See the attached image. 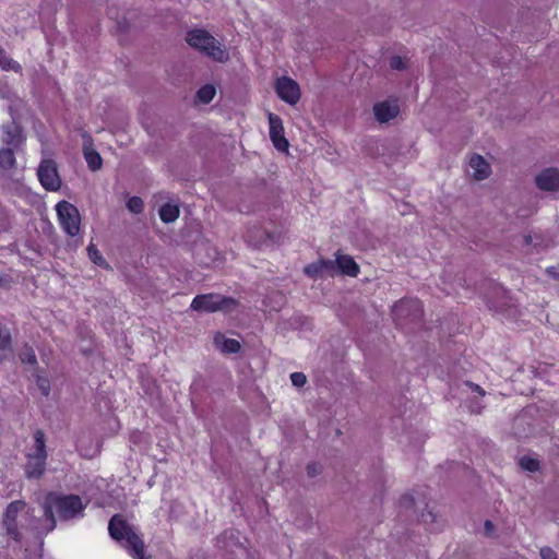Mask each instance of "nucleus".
<instances>
[{
  "instance_id": "obj_18",
  "label": "nucleus",
  "mask_w": 559,
  "mask_h": 559,
  "mask_svg": "<svg viewBox=\"0 0 559 559\" xmlns=\"http://www.w3.org/2000/svg\"><path fill=\"white\" fill-rule=\"evenodd\" d=\"M84 158L88 168L93 171L99 170L103 166L102 156L93 148H84Z\"/></svg>"
},
{
  "instance_id": "obj_16",
  "label": "nucleus",
  "mask_w": 559,
  "mask_h": 559,
  "mask_svg": "<svg viewBox=\"0 0 559 559\" xmlns=\"http://www.w3.org/2000/svg\"><path fill=\"white\" fill-rule=\"evenodd\" d=\"M469 166L474 170L473 176L476 180H484L491 174L490 165L479 154H474L471 156Z\"/></svg>"
},
{
  "instance_id": "obj_31",
  "label": "nucleus",
  "mask_w": 559,
  "mask_h": 559,
  "mask_svg": "<svg viewBox=\"0 0 559 559\" xmlns=\"http://www.w3.org/2000/svg\"><path fill=\"white\" fill-rule=\"evenodd\" d=\"M390 67L394 70H404L406 61L400 56H394L390 59Z\"/></svg>"
},
{
  "instance_id": "obj_39",
  "label": "nucleus",
  "mask_w": 559,
  "mask_h": 559,
  "mask_svg": "<svg viewBox=\"0 0 559 559\" xmlns=\"http://www.w3.org/2000/svg\"><path fill=\"white\" fill-rule=\"evenodd\" d=\"M485 530H486V532H487V533H491V532H492V530H493V524H492V522H491V521L487 520V521L485 522Z\"/></svg>"
},
{
  "instance_id": "obj_40",
  "label": "nucleus",
  "mask_w": 559,
  "mask_h": 559,
  "mask_svg": "<svg viewBox=\"0 0 559 559\" xmlns=\"http://www.w3.org/2000/svg\"><path fill=\"white\" fill-rule=\"evenodd\" d=\"M526 242H530L531 241V236H526Z\"/></svg>"
},
{
  "instance_id": "obj_35",
  "label": "nucleus",
  "mask_w": 559,
  "mask_h": 559,
  "mask_svg": "<svg viewBox=\"0 0 559 559\" xmlns=\"http://www.w3.org/2000/svg\"><path fill=\"white\" fill-rule=\"evenodd\" d=\"M467 385L471 386L473 391L479 393L481 396L485 395V390L481 386H479L478 384L467 382Z\"/></svg>"
},
{
  "instance_id": "obj_26",
  "label": "nucleus",
  "mask_w": 559,
  "mask_h": 559,
  "mask_svg": "<svg viewBox=\"0 0 559 559\" xmlns=\"http://www.w3.org/2000/svg\"><path fill=\"white\" fill-rule=\"evenodd\" d=\"M520 466L528 472H536L539 469V461L531 456H523L520 459Z\"/></svg>"
},
{
  "instance_id": "obj_15",
  "label": "nucleus",
  "mask_w": 559,
  "mask_h": 559,
  "mask_svg": "<svg viewBox=\"0 0 559 559\" xmlns=\"http://www.w3.org/2000/svg\"><path fill=\"white\" fill-rule=\"evenodd\" d=\"M213 343L224 354H236L240 350L241 345L235 338H228L222 332H216L213 336Z\"/></svg>"
},
{
  "instance_id": "obj_32",
  "label": "nucleus",
  "mask_w": 559,
  "mask_h": 559,
  "mask_svg": "<svg viewBox=\"0 0 559 559\" xmlns=\"http://www.w3.org/2000/svg\"><path fill=\"white\" fill-rule=\"evenodd\" d=\"M542 559H557V554L550 547H543L540 549Z\"/></svg>"
},
{
  "instance_id": "obj_13",
  "label": "nucleus",
  "mask_w": 559,
  "mask_h": 559,
  "mask_svg": "<svg viewBox=\"0 0 559 559\" xmlns=\"http://www.w3.org/2000/svg\"><path fill=\"white\" fill-rule=\"evenodd\" d=\"M400 106L396 102L383 100L373 105V115L378 122L386 123L397 117Z\"/></svg>"
},
{
  "instance_id": "obj_21",
  "label": "nucleus",
  "mask_w": 559,
  "mask_h": 559,
  "mask_svg": "<svg viewBox=\"0 0 559 559\" xmlns=\"http://www.w3.org/2000/svg\"><path fill=\"white\" fill-rule=\"evenodd\" d=\"M216 94V90L212 84L201 86L197 92V100L201 104H210Z\"/></svg>"
},
{
  "instance_id": "obj_33",
  "label": "nucleus",
  "mask_w": 559,
  "mask_h": 559,
  "mask_svg": "<svg viewBox=\"0 0 559 559\" xmlns=\"http://www.w3.org/2000/svg\"><path fill=\"white\" fill-rule=\"evenodd\" d=\"M12 284V278L9 275L0 274V288L9 289Z\"/></svg>"
},
{
  "instance_id": "obj_25",
  "label": "nucleus",
  "mask_w": 559,
  "mask_h": 559,
  "mask_svg": "<svg viewBox=\"0 0 559 559\" xmlns=\"http://www.w3.org/2000/svg\"><path fill=\"white\" fill-rule=\"evenodd\" d=\"M20 360L24 365L29 366H36L37 365V357L35 355V352L32 347L27 346L21 354H20Z\"/></svg>"
},
{
  "instance_id": "obj_4",
  "label": "nucleus",
  "mask_w": 559,
  "mask_h": 559,
  "mask_svg": "<svg viewBox=\"0 0 559 559\" xmlns=\"http://www.w3.org/2000/svg\"><path fill=\"white\" fill-rule=\"evenodd\" d=\"M47 457L45 433L41 429H36L34 432V451L26 454L24 467L26 478L39 479L46 471Z\"/></svg>"
},
{
  "instance_id": "obj_19",
  "label": "nucleus",
  "mask_w": 559,
  "mask_h": 559,
  "mask_svg": "<svg viewBox=\"0 0 559 559\" xmlns=\"http://www.w3.org/2000/svg\"><path fill=\"white\" fill-rule=\"evenodd\" d=\"M0 68L4 71H14L20 73L22 71L21 64L10 58L5 50L0 46Z\"/></svg>"
},
{
  "instance_id": "obj_34",
  "label": "nucleus",
  "mask_w": 559,
  "mask_h": 559,
  "mask_svg": "<svg viewBox=\"0 0 559 559\" xmlns=\"http://www.w3.org/2000/svg\"><path fill=\"white\" fill-rule=\"evenodd\" d=\"M52 509H53V507L51 506V501H48V504L45 507L44 514L48 520H50L52 523H55V514H53Z\"/></svg>"
},
{
  "instance_id": "obj_27",
  "label": "nucleus",
  "mask_w": 559,
  "mask_h": 559,
  "mask_svg": "<svg viewBox=\"0 0 559 559\" xmlns=\"http://www.w3.org/2000/svg\"><path fill=\"white\" fill-rule=\"evenodd\" d=\"M36 384L44 396H48L50 394V381L47 377L41 376L40 373L36 374Z\"/></svg>"
},
{
  "instance_id": "obj_24",
  "label": "nucleus",
  "mask_w": 559,
  "mask_h": 559,
  "mask_svg": "<svg viewBox=\"0 0 559 559\" xmlns=\"http://www.w3.org/2000/svg\"><path fill=\"white\" fill-rule=\"evenodd\" d=\"M127 207L131 213L140 214L144 210V202L140 197H131L127 201Z\"/></svg>"
},
{
  "instance_id": "obj_12",
  "label": "nucleus",
  "mask_w": 559,
  "mask_h": 559,
  "mask_svg": "<svg viewBox=\"0 0 559 559\" xmlns=\"http://www.w3.org/2000/svg\"><path fill=\"white\" fill-rule=\"evenodd\" d=\"M267 118L270 124V139L274 147L280 152H287L289 143L285 138V130L281 117L270 112Z\"/></svg>"
},
{
  "instance_id": "obj_17",
  "label": "nucleus",
  "mask_w": 559,
  "mask_h": 559,
  "mask_svg": "<svg viewBox=\"0 0 559 559\" xmlns=\"http://www.w3.org/2000/svg\"><path fill=\"white\" fill-rule=\"evenodd\" d=\"M180 214L179 206L173 203H165L159 209V217L162 222L168 224L175 222Z\"/></svg>"
},
{
  "instance_id": "obj_38",
  "label": "nucleus",
  "mask_w": 559,
  "mask_h": 559,
  "mask_svg": "<svg viewBox=\"0 0 559 559\" xmlns=\"http://www.w3.org/2000/svg\"><path fill=\"white\" fill-rule=\"evenodd\" d=\"M421 518L425 522H428V519L430 520V522H433L436 519V515L432 512L428 511L427 513H423Z\"/></svg>"
},
{
  "instance_id": "obj_10",
  "label": "nucleus",
  "mask_w": 559,
  "mask_h": 559,
  "mask_svg": "<svg viewBox=\"0 0 559 559\" xmlns=\"http://www.w3.org/2000/svg\"><path fill=\"white\" fill-rule=\"evenodd\" d=\"M275 92L285 103L294 106L301 96L299 84L289 76H281L275 82Z\"/></svg>"
},
{
  "instance_id": "obj_5",
  "label": "nucleus",
  "mask_w": 559,
  "mask_h": 559,
  "mask_svg": "<svg viewBox=\"0 0 559 559\" xmlns=\"http://www.w3.org/2000/svg\"><path fill=\"white\" fill-rule=\"evenodd\" d=\"M238 306V301L233 297L223 296L219 294L209 293L197 295L190 305L194 311L201 312H230Z\"/></svg>"
},
{
  "instance_id": "obj_37",
  "label": "nucleus",
  "mask_w": 559,
  "mask_h": 559,
  "mask_svg": "<svg viewBox=\"0 0 559 559\" xmlns=\"http://www.w3.org/2000/svg\"><path fill=\"white\" fill-rule=\"evenodd\" d=\"M359 274V265L352 258V277H356Z\"/></svg>"
},
{
  "instance_id": "obj_6",
  "label": "nucleus",
  "mask_w": 559,
  "mask_h": 559,
  "mask_svg": "<svg viewBox=\"0 0 559 559\" xmlns=\"http://www.w3.org/2000/svg\"><path fill=\"white\" fill-rule=\"evenodd\" d=\"M47 501H51V506L62 521L74 519L85 509L81 497L78 495H49Z\"/></svg>"
},
{
  "instance_id": "obj_30",
  "label": "nucleus",
  "mask_w": 559,
  "mask_h": 559,
  "mask_svg": "<svg viewBox=\"0 0 559 559\" xmlns=\"http://www.w3.org/2000/svg\"><path fill=\"white\" fill-rule=\"evenodd\" d=\"M306 469L309 477H316L322 473V466L318 462L309 463Z\"/></svg>"
},
{
  "instance_id": "obj_3",
  "label": "nucleus",
  "mask_w": 559,
  "mask_h": 559,
  "mask_svg": "<svg viewBox=\"0 0 559 559\" xmlns=\"http://www.w3.org/2000/svg\"><path fill=\"white\" fill-rule=\"evenodd\" d=\"M304 273L312 280L333 277L336 274L349 275V255L337 253L335 260L319 258L306 265Z\"/></svg>"
},
{
  "instance_id": "obj_36",
  "label": "nucleus",
  "mask_w": 559,
  "mask_h": 559,
  "mask_svg": "<svg viewBox=\"0 0 559 559\" xmlns=\"http://www.w3.org/2000/svg\"><path fill=\"white\" fill-rule=\"evenodd\" d=\"M558 270H559V265L558 266H550V267L547 269V273L550 276L555 277V278H559Z\"/></svg>"
},
{
  "instance_id": "obj_9",
  "label": "nucleus",
  "mask_w": 559,
  "mask_h": 559,
  "mask_svg": "<svg viewBox=\"0 0 559 559\" xmlns=\"http://www.w3.org/2000/svg\"><path fill=\"white\" fill-rule=\"evenodd\" d=\"M37 176L45 190L57 191L60 189L61 178L53 159H43L38 166Z\"/></svg>"
},
{
  "instance_id": "obj_23",
  "label": "nucleus",
  "mask_w": 559,
  "mask_h": 559,
  "mask_svg": "<svg viewBox=\"0 0 559 559\" xmlns=\"http://www.w3.org/2000/svg\"><path fill=\"white\" fill-rule=\"evenodd\" d=\"M24 141V138L22 135V130L20 128H14L13 130H10L7 132V138L4 142L8 145H12L17 147L22 142Z\"/></svg>"
},
{
  "instance_id": "obj_14",
  "label": "nucleus",
  "mask_w": 559,
  "mask_h": 559,
  "mask_svg": "<svg viewBox=\"0 0 559 559\" xmlns=\"http://www.w3.org/2000/svg\"><path fill=\"white\" fill-rule=\"evenodd\" d=\"M535 182L540 190L557 191L559 190V170L547 168L536 177Z\"/></svg>"
},
{
  "instance_id": "obj_28",
  "label": "nucleus",
  "mask_w": 559,
  "mask_h": 559,
  "mask_svg": "<svg viewBox=\"0 0 559 559\" xmlns=\"http://www.w3.org/2000/svg\"><path fill=\"white\" fill-rule=\"evenodd\" d=\"M290 381L294 386L302 388L307 382V377L304 372H293L290 374Z\"/></svg>"
},
{
  "instance_id": "obj_22",
  "label": "nucleus",
  "mask_w": 559,
  "mask_h": 559,
  "mask_svg": "<svg viewBox=\"0 0 559 559\" xmlns=\"http://www.w3.org/2000/svg\"><path fill=\"white\" fill-rule=\"evenodd\" d=\"M87 255L90 258V260L100 266V267H104V269H109V264L108 262L105 260V258L103 257V254L100 253V251L96 248V246L94 243H90L88 247H87Z\"/></svg>"
},
{
  "instance_id": "obj_8",
  "label": "nucleus",
  "mask_w": 559,
  "mask_h": 559,
  "mask_svg": "<svg viewBox=\"0 0 559 559\" xmlns=\"http://www.w3.org/2000/svg\"><path fill=\"white\" fill-rule=\"evenodd\" d=\"M59 223L69 236H76L81 228L79 210L68 201H60L56 205Z\"/></svg>"
},
{
  "instance_id": "obj_20",
  "label": "nucleus",
  "mask_w": 559,
  "mask_h": 559,
  "mask_svg": "<svg viewBox=\"0 0 559 559\" xmlns=\"http://www.w3.org/2000/svg\"><path fill=\"white\" fill-rule=\"evenodd\" d=\"M14 151L11 147H3L0 150V168L9 170L15 165Z\"/></svg>"
},
{
  "instance_id": "obj_11",
  "label": "nucleus",
  "mask_w": 559,
  "mask_h": 559,
  "mask_svg": "<svg viewBox=\"0 0 559 559\" xmlns=\"http://www.w3.org/2000/svg\"><path fill=\"white\" fill-rule=\"evenodd\" d=\"M26 507L24 500H15L8 504L4 514H3V526L5 528L7 534L15 540H19L21 537V533L17 527V516L19 513L22 512Z\"/></svg>"
},
{
  "instance_id": "obj_7",
  "label": "nucleus",
  "mask_w": 559,
  "mask_h": 559,
  "mask_svg": "<svg viewBox=\"0 0 559 559\" xmlns=\"http://www.w3.org/2000/svg\"><path fill=\"white\" fill-rule=\"evenodd\" d=\"M392 316L397 325L420 322L424 316L423 302L418 298H403L394 304Z\"/></svg>"
},
{
  "instance_id": "obj_29",
  "label": "nucleus",
  "mask_w": 559,
  "mask_h": 559,
  "mask_svg": "<svg viewBox=\"0 0 559 559\" xmlns=\"http://www.w3.org/2000/svg\"><path fill=\"white\" fill-rule=\"evenodd\" d=\"M415 504V499L411 493H404L399 500L400 508L411 509Z\"/></svg>"
},
{
  "instance_id": "obj_1",
  "label": "nucleus",
  "mask_w": 559,
  "mask_h": 559,
  "mask_svg": "<svg viewBox=\"0 0 559 559\" xmlns=\"http://www.w3.org/2000/svg\"><path fill=\"white\" fill-rule=\"evenodd\" d=\"M108 534L115 542L120 543L133 559H148L145 556L143 538L122 514L117 513L110 518Z\"/></svg>"
},
{
  "instance_id": "obj_2",
  "label": "nucleus",
  "mask_w": 559,
  "mask_h": 559,
  "mask_svg": "<svg viewBox=\"0 0 559 559\" xmlns=\"http://www.w3.org/2000/svg\"><path fill=\"white\" fill-rule=\"evenodd\" d=\"M187 43L218 62H225L228 53L225 47L205 29H192L187 33Z\"/></svg>"
}]
</instances>
